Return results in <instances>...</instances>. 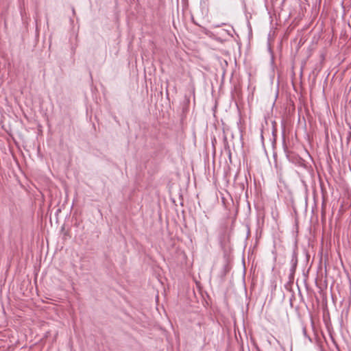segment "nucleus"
<instances>
[{"label": "nucleus", "instance_id": "f257e3e1", "mask_svg": "<svg viewBox=\"0 0 351 351\" xmlns=\"http://www.w3.org/2000/svg\"><path fill=\"white\" fill-rule=\"evenodd\" d=\"M274 341H275V342H276L278 346H280V343H279V341H278L277 339H274Z\"/></svg>", "mask_w": 351, "mask_h": 351}]
</instances>
